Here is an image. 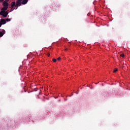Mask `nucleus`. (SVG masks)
Returning a JSON list of instances; mask_svg holds the SVG:
<instances>
[{
	"instance_id": "dca6fc26",
	"label": "nucleus",
	"mask_w": 130,
	"mask_h": 130,
	"mask_svg": "<svg viewBox=\"0 0 130 130\" xmlns=\"http://www.w3.org/2000/svg\"><path fill=\"white\" fill-rule=\"evenodd\" d=\"M5 0H0V2H4Z\"/></svg>"
},
{
	"instance_id": "9d476101",
	"label": "nucleus",
	"mask_w": 130,
	"mask_h": 130,
	"mask_svg": "<svg viewBox=\"0 0 130 130\" xmlns=\"http://www.w3.org/2000/svg\"><path fill=\"white\" fill-rule=\"evenodd\" d=\"M120 56H121V57H124V54H121L120 55Z\"/></svg>"
},
{
	"instance_id": "423d86ee",
	"label": "nucleus",
	"mask_w": 130,
	"mask_h": 130,
	"mask_svg": "<svg viewBox=\"0 0 130 130\" xmlns=\"http://www.w3.org/2000/svg\"><path fill=\"white\" fill-rule=\"evenodd\" d=\"M28 3V0H22L21 2L22 5H26Z\"/></svg>"
},
{
	"instance_id": "4468645a",
	"label": "nucleus",
	"mask_w": 130,
	"mask_h": 130,
	"mask_svg": "<svg viewBox=\"0 0 130 130\" xmlns=\"http://www.w3.org/2000/svg\"><path fill=\"white\" fill-rule=\"evenodd\" d=\"M47 55H48V56H50V53H48Z\"/></svg>"
},
{
	"instance_id": "7ed1b4c3",
	"label": "nucleus",
	"mask_w": 130,
	"mask_h": 130,
	"mask_svg": "<svg viewBox=\"0 0 130 130\" xmlns=\"http://www.w3.org/2000/svg\"><path fill=\"white\" fill-rule=\"evenodd\" d=\"M8 15H9V13H8V12L6 11L4 12V13H2V14L1 15V16H3V17H4L5 18H7Z\"/></svg>"
},
{
	"instance_id": "f257e3e1",
	"label": "nucleus",
	"mask_w": 130,
	"mask_h": 130,
	"mask_svg": "<svg viewBox=\"0 0 130 130\" xmlns=\"http://www.w3.org/2000/svg\"><path fill=\"white\" fill-rule=\"evenodd\" d=\"M23 0H17L16 2V4L15 2H13L11 3V11H14L15 10V8L13 9L14 7L16 8H18V7H20V6H22V2Z\"/></svg>"
},
{
	"instance_id": "2eb2a0df",
	"label": "nucleus",
	"mask_w": 130,
	"mask_h": 130,
	"mask_svg": "<svg viewBox=\"0 0 130 130\" xmlns=\"http://www.w3.org/2000/svg\"><path fill=\"white\" fill-rule=\"evenodd\" d=\"M3 24L1 23V22H0V27H2V25Z\"/></svg>"
},
{
	"instance_id": "20e7f679",
	"label": "nucleus",
	"mask_w": 130,
	"mask_h": 130,
	"mask_svg": "<svg viewBox=\"0 0 130 130\" xmlns=\"http://www.w3.org/2000/svg\"><path fill=\"white\" fill-rule=\"evenodd\" d=\"M0 23H1L2 25H5V24H6L7 22L6 21L5 19H2L0 21Z\"/></svg>"
},
{
	"instance_id": "aec40b11",
	"label": "nucleus",
	"mask_w": 130,
	"mask_h": 130,
	"mask_svg": "<svg viewBox=\"0 0 130 130\" xmlns=\"http://www.w3.org/2000/svg\"><path fill=\"white\" fill-rule=\"evenodd\" d=\"M77 94H78V92H77Z\"/></svg>"
},
{
	"instance_id": "6e6552de",
	"label": "nucleus",
	"mask_w": 130,
	"mask_h": 130,
	"mask_svg": "<svg viewBox=\"0 0 130 130\" xmlns=\"http://www.w3.org/2000/svg\"><path fill=\"white\" fill-rule=\"evenodd\" d=\"M4 36V33L0 32V37H3Z\"/></svg>"
},
{
	"instance_id": "1a4fd4ad",
	"label": "nucleus",
	"mask_w": 130,
	"mask_h": 130,
	"mask_svg": "<svg viewBox=\"0 0 130 130\" xmlns=\"http://www.w3.org/2000/svg\"><path fill=\"white\" fill-rule=\"evenodd\" d=\"M118 70L117 68H115L114 71H113V73H116L117 72Z\"/></svg>"
},
{
	"instance_id": "6ab92c4d",
	"label": "nucleus",
	"mask_w": 130,
	"mask_h": 130,
	"mask_svg": "<svg viewBox=\"0 0 130 130\" xmlns=\"http://www.w3.org/2000/svg\"><path fill=\"white\" fill-rule=\"evenodd\" d=\"M77 94H78V92H77Z\"/></svg>"
},
{
	"instance_id": "f8f14e48",
	"label": "nucleus",
	"mask_w": 130,
	"mask_h": 130,
	"mask_svg": "<svg viewBox=\"0 0 130 130\" xmlns=\"http://www.w3.org/2000/svg\"><path fill=\"white\" fill-rule=\"evenodd\" d=\"M2 33H3V34H5V33H6V30H5L4 29H3V30H2Z\"/></svg>"
},
{
	"instance_id": "ddd939ff",
	"label": "nucleus",
	"mask_w": 130,
	"mask_h": 130,
	"mask_svg": "<svg viewBox=\"0 0 130 130\" xmlns=\"http://www.w3.org/2000/svg\"><path fill=\"white\" fill-rule=\"evenodd\" d=\"M60 59H61V58H60V57H58L57 58V60H60Z\"/></svg>"
},
{
	"instance_id": "0eeeda50",
	"label": "nucleus",
	"mask_w": 130,
	"mask_h": 130,
	"mask_svg": "<svg viewBox=\"0 0 130 130\" xmlns=\"http://www.w3.org/2000/svg\"><path fill=\"white\" fill-rule=\"evenodd\" d=\"M5 20H6V22H10L11 21V19L7 18Z\"/></svg>"
},
{
	"instance_id": "39448f33",
	"label": "nucleus",
	"mask_w": 130,
	"mask_h": 130,
	"mask_svg": "<svg viewBox=\"0 0 130 130\" xmlns=\"http://www.w3.org/2000/svg\"><path fill=\"white\" fill-rule=\"evenodd\" d=\"M3 6H4V7H9V3L6 1H4L3 2Z\"/></svg>"
},
{
	"instance_id": "f3484780",
	"label": "nucleus",
	"mask_w": 130,
	"mask_h": 130,
	"mask_svg": "<svg viewBox=\"0 0 130 130\" xmlns=\"http://www.w3.org/2000/svg\"><path fill=\"white\" fill-rule=\"evenodd\" d=\"M67 50H68V49H67V48H66V49H65V51H67Z\"/></svg>"
},
{
	"instance_id": "f03ea898",
	"label": "nucleus",
	"mask_w": 130,
	"mask_h": 130,
	"mask_svg": "<svg viewBox=\"0 0 130 130\" xmlns=\"http://www.w3.org/2000/svg\"><path fill=\"white\" fill-rule=\"evenodd\" d=\"M7 10H8V7L4 6V7L2 9V11L0 12V15H3V14H4Z\"/></svg>"
},
{
	"instance_id": "a211bd4d",
	"label": "nucleus",
	"mask_w": 130,
	"mask_h": 130,
	"mask_svg": "<svg viewBox=\"0 0 130 130\" xmlns=\"http://www.w3.org/2000/svg\"><path fill=\"white\" fill-rule=\"evenodd\" d=\"M9 1H10V0H6V1H5L6 2H9Z\"/></svg>"
},
{
	"instance_id": "9b49d317",
	"label": "nucleus",
	"mask_w": 130,
	"mask_h": 130,
	"mask_svg": "<svg viewBox=\"0 0 130 130\" xmlns=\"http://www.w3.org/2000/svg\"><path fill=\"white\" fill-rule=\"evenodd\" d=\"M52 61H53L54 62H56V59L53 58V59H52Z\"/></svg>"
}]
</instances>
